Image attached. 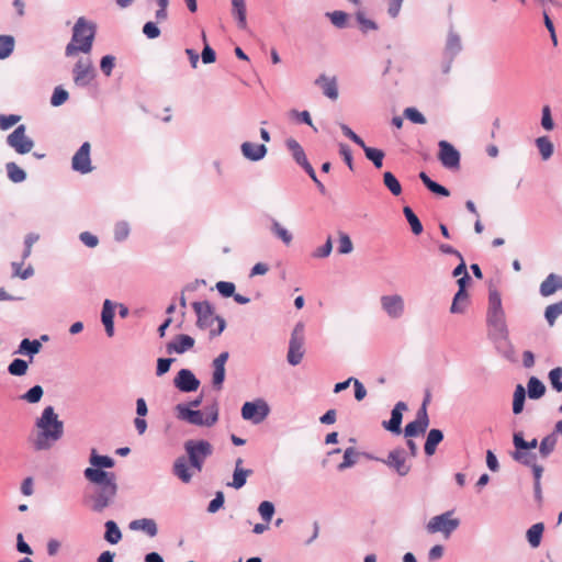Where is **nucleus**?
I'll use <instances>...</instances> for the list:
<instances>
[{
  "instance_id": "obj_10",
  "label": "nucleus",
  "mask_w": 562,
  "mask_h": 562,
  "mask_svg": "<svg viewBox=\"0 0 562 562\" xmlns=\"http://www.w3.org/2000/svg\"><path fill=\"white\" fill-rule=\"evenodd\" d=\"M304 325L297 323L291 334L288 350V362L291 366H297L301 363L304 356Z\"/></svg>"
},
{
  "instance_id": "obj_43",
  "label": "nucleus",
  "mask_w": 562,
  "mask_h": 562,
  "mask_svg": "<svg viewBox=\"0 0 562 562\" xmlns=\"http://www.w3.org/2000/svg\"><path fill=\"white\" fill-rule=\"evenodd\" d=\"M525 401L526 390L521 384H518L515 389L513 398V413L515 415H518L524 411Z\"/></svg>"
},
{
  "instance_id": "obj_42",
  "label": "nucleus",
  "mask_w": 562,
  "mask_h": 562,
  "mask_svg": "<svg viewBox=\"0 0 562 562\" xmlns=\"http://www.w3.org/2000/svg\"><path fill=\"white\" fill-rule=\"evenodd\" d=\"M5 169L8 178L14 183L23 182L26 179V172L13 161L7 162Z\"/></svg>"
},
{
  "instance_id": "obj_64",
  "label": "nucleus",
  "mask_w": 562,
  "mask_h": 562,
  "mask_svg": "<svg viewBox=\"0 0 562 562\" xmlns=\"http://www.w3.org/2000/svg\"><path fill=\"white\" fill-rule=\"evenodd\" d=\"M356 18L363 33H367L368 31H374L378 29V24L374 21L367 19L363 13L358 12Z\"/></svg>"
},
{
  "instance_id": "obj_26",
  "label": "nucleus",
  "mask_w": 562,
  "mask_h": 562,
  "mask_svg": "<svg viewBox=\"0 0 562 562\" xmlns=\"http://www.w3.org/2000/svg\"><path fill=\"white\" fill-rule=\"evenodd\" d=\"M462 50L461 37L458 33L450 30L447 36L445 55L446 57H450V61L454 59V57Z\"/></svg>"
},
{
  "instance_id": "obj_59",
  "label": "nucleus",
  "mask_w": 562,
  "mask_h": 562,
  "mask_svg": "<svg viewBox=\"0 0 562 562\" xmlns=\"http://www.w3.org/2000/svg\"><path fill=\"white\" fill-rule=\"evenodd\" d=\"M215 288L223 297L233 296L236 289L235 284L228 281H218Z\"/></svg>"
},
{
  "instance_id": "obj_50",
  "label": "nucleus",
  "mask_w": 562,
  "mask_h": 562,
  "mask_svg": "<svg viewBox=\"0 0 562 562\" xmlns=\"http://www.w3.org/2000/svg\"><path fill=\"white\" fill-rule=\"evenodd\" d=\"M29 364L21 358L13 359L8 366V372L14 376H22L27 372Z\"/></svg>"
},
{
  "instance_id": "obj_30",
  "label": "nucleus",
  "mask_w": 562,
  "mask_h": 562,
  "mask_svg": "<svg viewBox=\"0 0 562 562\" xmlns=\"http://www.w3.org/2000/svg\"><path fill=\"white\" fill-rule=\"evenodd\" d=\"M172 473L181 480L183 483H189L192 480V473L189 470L187 460L184 457H179L175 460L172 467Z\"/></svg>"
},
{
  "instance_id": "obj_12",
  "label": "nucleus",
  "mask_w": 562,
  "mask_h": 562,
  "mask_svg": "<svg viewBox=\"0 0 562 562\" xmlns=\"http://www.w3.org/2000/svg\"><path fill=\"white\" fill-rule=\"evenodd\" d=\"M270 413L269 405L263 400L245 402L241 406V417L251 420L254 424L261 423Z\"/></svg>"
},
{
  "instance_id": "obj_58",
  "label": "nucleus",
  "mask_w": 562,
  "mask_h": 562,
  "mask_svg": "<svg viewBox=\"0 0 562 562\" xmlns=\"http://www.w3.org/2000/svg\"><path fill=\"white\" fill-rule=\"evenodd\" d=\"M68 92L63 87H56L50 98V104L53 106H60L68 100Z\"/></svg>"
},
{
  "instance_id": "obj_37",
  "label": "nucleus",
  "mask_w": 562,
  "mask_h": 562,
  "mask_svg": "<svg viewBox=\"0 0 562 562\" xmlns=\"http://www.w3.org/2000/svg\"><path fill=\"white\" fill-rule=\"evenodd\" d=\"M536 146L543 160H548L553 155L554 146L548 136H540L536 138Z\"/></svg>"
},
{
  "instance_id": "obj_11",
  "label": "nucleus",
  "mask_w": 562,
  "mask_h": 562,
  "mask_svg": "<svg viewBox=\"0 0 562 562\" xmlns=\"http://www.w3.org/2000/svg\"><path fill=\"white\" fill-rule=\"evenodd\" d=\"M7 145L19 155H25L32 151L34 140L26 136V126L21 124L7 136Z\"/></svg>"
},
{
  "instance_id": "obj_54",
  "label": "nucleus",
  "mask_w": 562,
  "mask_h": 562,
  "mask_svg": "<svg viewBox=\"0 0 562 562\" xmlns=\"http://www.w3.org/2000/svg\"><path fill=\"white\" fill-rule=\"evenodd\" d=\"M548 379L551 387L558 393H562V368L557 367L550 370Z\"/></svg>"
},
{
  "instance_id": "obj_9",
  "label": "nucleus",
  "mask_w": 562,
  "mask_h": 562,
  "mask_svg": "<svg viewBox=\"0 0 562 562\" xmlns=\"http://www.w3.org/2000/svg\"><path fill=\"white\" fill-rule=\"evenodd\" d=\"M382 463L401 477L406 476L412 470V464L408 462V453L403 447H396L389 451Z\"/></svg>"
},
{
  "instance_id": "obj_4",
  "label": "nucleus",
  "mask_w": 562,
  "mask_h": 562,
  "mask_svg": "<svg viewBox=\"0 0 562 562\" xmlns=\"http://www.w3.org/2000/svg\"><path fill=\"white\" fill-rule=\"evenodd\" d=\"M486 324L488 327V337L495 344L496 349L502 350V345H505L507 350H504L503 357L507 360H513L514 347L508 339L505 312H487Z\"/></svg>"
},
{
  "instance_id": "obj_6",
  "label": "nucleus",
  "mask_w": 562,
  "mask_h": 562,
  "mask_svg": "<svg viewBox=\"0 0 562 562\" xmlns=\"http://www.w3.org/2000/svg\"><path fill=\"white\" fill-rule=\"evenodd\" d=\"M191 467L202 471L205 459L212 456L213 447L207 440H187L183 445Z\"/></svg>"
},
{
  "instance_id": "obj_18",
  "label": "nucleus",
  "mask_w": 562,
  "mask_h": 562,
  "mask_svg": "<svg viewBox=\"0 0 562 562\" xmlns=\"http://www.w3.org/2000/svg\"><path fill=\"white\" fill-rule=\"evenodd\" d=\"M408 406L405 402H397L391 412V418L382 422V427L394 434L400 435L402 432V420L403 413L407 411Z\"/></svg>"
},
{
  "instance_id": "obj_17",
  "label": "nucleus",
  "mask_w": 562,
  "mask_h": 562,
  "mask_svg": "<svg viewBox=\"0 0 562 562\" xmlns=\"http://www.w3.org/2000/svg\"><path fill=\"white\" fill-rule=\"evenodd\" d=\"M90 143L85 142L80 148L75 153L71 167L75 171L80 172L82 175L89 173L92 171L91 159H90Z\"/></svg>"
},
{
  "instance_id": "obj_13",
  "label": "nucleus",
  "mask_w": 562,
  "mask_h": 562,
  "mask_svg": "<svg viewBox=\"0 0 562 562\" xmlns=\"http://www.w3.org/2000/svg\"><path fill=\"white\" fill-rule=\"evenodd\" d=\"M74 82L78 87L88 86L95 77V69L90 58H80L72 69Z\"/></svg>"
},
{
  "instance_id": "obj_16",
  "label": "nucleus",
  "mask_w": 562,
  "mask_h": 562,
  "mask_svg": "<svg viewBox=\"0 0 562 562\" xmlns=\"http://www.w3.org/2000/svg\"><path fill=\"white\" fill-rule=\"evenodd\" d=\"M200 380L190 369H181L173 379V385L180 392L191 393L200 387Z\"/></svg>"
},
{
  "instance_id": "obj_57",
  "label": "nucleus",
  "mask_w": 562,
  "mask_h": 562,
  "mask_svg": "<svg viewBox=\"0 0 562 562\" xmlns=\"http://www.w3.org/2000/svg\"><path fill=\"white\" fill-rule=\"evenodd\" d=\"M258 512H259L261 518L266 522H269L274 515L276 508H274L273 503H271L269 501H263L260 503V505L258 507Z\"/></svg>"
},
{
  "instance_id": "obj_40",
  "label": "nucleus",
  "mask_w": 562,
  "mask_h": 562,
  "mask_svg": "<svg viewBox=\"0 0 562 562\" xmlns=\"http://www.w3.org/2000/svg\"><path fill=\"white\" fill-rule=\"evenodd\" d=\"M404 216L408 222L413 234L420 235L423 233V224L414 213V211L409 206H404L403 209Z\"/></svg>"
},
{
  "instance_id": "obj_29",
  "label": "nucleus",
  "mask_w": 562,
  "mask_h": 562,
  "mask_svg": "<svg viewBox=\"0 0 562 562\" xmlns=\"http://www.w3.org/2000/svg\"><path fill=\"white\" fill-rule=\"evenodd\" d=\"M443 440V432L440 429L432 428L428 431L426 442L424 445L425 454L431 457L435 454L437 446Z\"/></svg>"
},
{
  "instance_id": "obj_41",
  "label": "nucleus",
  "mask_w": 562,
  "mask_h": 562,
  "mask_svg": "<svg viewBox=\"0 0 562 562\" xmlns=\"http://www.w3.org/2000/svg\"><path fill=\"white\" fill-rule=\"evenodd\" d=\"M252 473L251 470L243 469V468H235L233 473V481L228 483V486H232L236 490L241 488L246 482L247 477Z\"/></svg>"
},
{
  "instance_id": "obj_38",
  "label": "nucleus",
  "mask_w": 562,
  "mask_h": 562,
  "mask_svg": "<svg viewBox=\"0 0 562 562\" xmlns=\"http://www.w3.org/2000/svg\"><path fill=\"white\" fill-rule=\"evenodd\" d=\"M512 458L526 467H532L537 463V454L529 450L515 449V451L512 452Z\"/></svg>"
},
{
  "instance_id": "obj_8",
  "label": "nucleus",
  "mask_w": 562,
  "mask_h": 562,
  "mask_svg": "<svg viewBox=\"0 0 562 562\" xmlns=\"http://www.w3.org/2000/svg\"><path fill=\"white\" fill-rule=\"evenodd\" d=\"M459 526L460 519L453 517V510H448L432 517L426 525V529L429 533L441 532L445 538H449Z\"/></svg>"
},
{
  "instance_id": "obj_23",
  "label": "nucleus",
  "mask_w": 562,
  "mask_h": 562,
  "mask_svg": "<svg viewBox=\"0 0 562 562\" xmlns=\"http://www.w3.org/2000/svg\"><path fill=\"white\" fill-rule=\"evenodd\" d=\"M562 290V276L550 273L540 284L539 292L543 297Z\"/></svg>"
},
{
  "instance_id": "obj_56",
  "label": "nucleus",
  "mask_w": 562,
  "mask_h": 562,
  "mask_svg": "<svg viewBox=\"0 0 562 562\" xmlns=\"http://www.w3.org/2000/svg\"><path fill=\"white\" fill-rule=\"evenodd\" d=\"M469 300V294L465 292L464 296L458 297V292L453 296V301L450 307L452 314H462L465 311V305Z\"/></svg>"
},
{
  "instance_id": "obj_34",
  "label": "nucleus",
  "mask_w": 562,
  "mask_h": 562,
  "mask_svg": "<svg viewBox=\"0 0 562 562\" xmlns=\"http://www.w3.org/2000/svg\"><path fill=\"white\" fill-rule=\"evenodd\" d=\"M104 540L111 544H116L122 540V532L114 520H108L104 524Z\"/></svg>"
},
{
  "instance_id": "obj_14",
  "label": "nucleus",
  "mask_w": 562,
  "mask_h": 562,
  "mask_svg": "<svg viewBox=\"0 0 562 562\" xmlns=\"http://www.w3.org/2000/svg\"><path fill=\"white\" fill-rule=\"evenodd\" d=\"M382 311L392 319H398L404 315L405 303L400 294L382 295L380 297Z\"/></svg>"
},
{
  "instance_id": "obj_48",
  "label": "nucleus",
  "mask_w": 562,
  "mask_h": 562,
  "mask_svg": "<svg viewBox=\"0 0 562 562\" xmlns=\"http://www.w3.org/2000/svg\"><path fill=\"white\" fill-rule=\"evenodd\" d=\"M271 233L276 237L281 239L285 245H290L293 239L292 234L286 228H284L277 220H272Z\"/></svg>"
},
{
  "instance_id": "obj_32",
  "label": "nucleus",
  "mask_w": 562,
  "mask_h": 562,
  "mask_svg": "<svg viewBox=\"0 0 562 562\" xmlns=\"http://www.w3.org/2000/svg\"><path fill=\"white\" fill-rule=\"evenodd\" d=\"M419 179L425 184V187L432 193L440 195V196H449L450 192L449 190L441 186L440 183L434 181L428 177V175L424 171L419 173Z\"/></svg>"
},
{
  "instance_id": "obj_5",
  "label": "nucleus",
  "mask_w": 562,
  "mask_h": 562,
  "mask_svg": "<svg viewBox=\"0 0 562 562\" xmlns=\"http://www.w3.org/2000/svg\"><path fill=\"white\" fill-rule=\"evenodd\" d=\"M177 418L194 426L212 427L218 420V406L216 403L207 407L206 416L199 409L190 408V405L183 403L177 404L175 407Z\"/></svg>"
},
{
  "instance_id": "obj_46",
  "label": "nucleus",
  "mask_w": 562,
  "mask_h": 562,
  "mask_svg": "<svg viewBox=\"0 0 562 562\" xmlns=\"http://www.w3.org/2000/svg\"><path fill=\"white\" fill-rule=\"evenodd\" d=\"M562 315V300L546 307L544 318L549 326H553L557 318Z\"/></svg>"
},
{
  "instance_id": "obj_60",
  "label": "nucleus",
  "mask_w": 562,
  "mask_h": 562,
  "mask_svg": "<svg viewBox=\"0 0 562 562\" xmlns=\"http://www.w3.org/2000/svg\"><path fill=\"white\" fill-rule=\"evenodd\" d=\"M404 115L407 120H409L411 122H413L415 124H425L426 123V117L424 116V114L420 113L415 108H406L404 110Z\"/></svg>"
},
{
  "instance_id": "obj_7",
  "label": "nucleus",
  "mask_w": 562,
  "mask_h": 562,
  "mask_svg": "<svg viewBox=\"0 0 562 562\" xmlns=\"http://www.w3.org/2000/svg\"><path fill=\"white\" fill-rule=\"evenodd\" d=\"M89 462L91 467L83 470L85 477L106 479L116 477L114 472H109L105 469H111L115 465V460L109 456H101L95 449H91Z\"/></svg>"
},
{
  "instance_id": "obj_47",
  "label": "nucleus",
  "mask_w": 562,
  "mask_h": 562,
  "mask_svg": "<svg viewBox=\"0 0 562 562\" xmlns=\"http://www.w3.org/2000/svg\"><path fill=\"white\" fill-rule=\"evenodd\" d=\"M383 183L393 195L398 196L402 193V186L391 171L383 173Z\"/></svg>"
},
{
  "instance_id": "obj_36",
  "label": "nucleus",
  "mask_w": 562,
  "mask_h": 562,
  "mask_svg": "<svg viewBox=\"0 0 562 562\" xmlns=\"http://www.w3.org/2000/svg\"><path fill=\"white\" fill-rule=\"evenodd\" d=\"M544 525L537 522L532 525L526 533L527 540L532 548H538L541 543Z\"/></svg>"
},
{
  "instance_id": "obj_22",
  "label": "nucleus",
  "mask_w": 562,
  "mask_h": 562,
  "mask_svg": "<svg viewBox=\"0 0 562 562\" xmlns=\"http://www.w3.org/2000/svg\"><path fill=\"white\" fill-rule=\"evenodd\" d=\"M315 85L318 86L324 95L331 100H336L338 98V86L337 80L335 77H327L326 75H319L316 80Z\"/></svg>"
},
{
  "instance_id": "obj_31",
  "label": "nucleus",
  "mask_w": 562,
  "mask_h": 562,
  "mask_svg": "<svg viewBox=\"0 0 562 562\" xmlns=\"http://www.w3.org/2000/svg\"><path fill=\"white\" fill-rule=\"evenodd\" d=\"M558 442V435L555 434L554 429L552 432L542 438V440L539 443V453L541 458L546 459L548 458L555 449Z\"/></svg>"
},
{
  "instance_id": "obj_53",
  "label": "nucleus",
  "mask_w": 562,
  "mask_h": 562,
  "mask_svg": "<svg viewBox=\"0 0 562 562\" xmlns=\"http://www.w3.org/2000/svg\"><path fill=\"white\" fill-rule=\"evenodd\" d=\"M504 311L502 305V297L499 292L496 289H491L488 291V307L487 312H502Z\"/></svg>"
},
{
  "instance_id": "obj_44",
  "label": "nucleus",
  "mask_w": 562,
  "mask_h": 562,
  "mask_svg": "<svg viewBox=\"0 0 562 562\" xmlns=\"http://www.w3.org/2000/svg\"><path fill=\"white\" fill-rule=\"evenodd\" d=\"M359 454L360 453L353 447L347 448L344 451V460H342V462L339 463L338 467H337L338 471H344L346 469H349V468L353 467L357 463V461H358Z\"/></svg>"
},
{
  "instance_id": "obj_45",
  "label": "nucleus",
  "mask_w": 562,
  "mask_h": 562,
  "mask_svg": "<svg viewBox=\"0 0 562 562\" xmlns=\"http://www.w3.org/2000/svg\"><path fill=\"white\" fill-rule=\"evenodd\" d=\"M213 373H212V385L216 391H221L223 389V383L225 381V367L223 364H218L212 362Z\"/></svg>"
},
{
  "instance_id": "obj_35",
  "label": "nucleus",
  "mask_w": 562,
  "mask_h": 562,
  "mask_svg": "<svg viewBox=\"0 0 562 562\" xmlns=\"http://www.w3.org/2000/svg\"><path fill=\"white\" fill-rule=\"evenodd\" d=\"M285 146L291 151L293 159L299 166L307 160L303 147L296 139L288 138L285 140Z\"/></svg>"
},
{
  "instance_id": "obj_1",
  "label": "nucleus",
  "mask_w": 562,
  "mask_h": 562,
  "mask_svg": "<svg viewBox=\"0 0 562 562\" xmlns=\"http://www.w3.org/2000/svg\"><path fill=\"white\" fill-rule=\"evenodd\" d=\"M93 484L90 492L85 493L83 502L93 513H102L105 508L112 506L119 492L116 477L95 479L85 477Z\"/></svg>"
},
{
  "instance_id": "obj_21",
  "label": "nucleus",
  "mask_w": 562,
  "mask_h": 562,
  "mask_svg": "<svg viewBox=\"0 0 562 562\" xmlns=\"http://www.w3.org/2000/svg\"><path fill=\"white\" fill-rule=\"evenodd\" d=\"M240 151L246 159L250 161H259L266 157L268 148L265 144L244 142L240 145Z\"/></svg>"
},
{
  "instance_id": "obj_62",
  "label": "nucleus",
  "mask_w": 562,
  "mask_h": 562,
  "mask_svg": "<svg viewBox=\"0 0 562 562\" xmlns=\"http://www.w3.org/2000/svg\"><path fill=\"white\" fill-rule=\"evenodd\" d=\"M115 66V57L113 55H105L100 60V69L106 76H111Z\"/></svg>"
},
{
  "instance_id": "obj_27",
  "label": "nucleus",
  "mask_w": 562,
  "mask_h": 562,
  "mask_svg": "<svg viewBox=\"0 0 562 562\" xmlns=\"http://www.w3.org/2000/svg\"><path fill=\"white\" fill-rule=\"evenodd\" d=\"M41 349H42L41 340H37V339L31 340L29 338H24L21 340V342L14 353L26 356L32 361L34 356L37 355L41 351Z\"/></svg>"
},
{
  "instance_id": "obj_25",
  "label": "nucleus",
  "mask_w": 562,
  "mask_h": 562,
  "mask_svg": "<svg viewBox=\"0 0 562 562\" xmlns=\"http://www.w3.org/2000/svg\"><path fill=\"white\" fill-rule=\"evenodd\" d=\"M114 305L111 300L106 299L103 302L101 321L104 325L105 333L109 337L114 335Z\"/></svg>"
},
{
  "instance_id": "obj_15",
  "label": "nucleus",
  "mask_w": 562,
  "mask_h": 562,
  "mask_svg": "<svg viewBox=\"0 0 562 562\" xmlns=\"http://www.w3.org/2000/svg\"><path fill=\"white\" fill-rule=\"evenodd\" d=\"M438 158L442 166L447 169H458L460 167V153L447 140L438 143Z\"/></svg>"
},
{
  "instance_id": "obj_19",
  "label": "nucleus",
  "mask_w": 562,
  "mask_h": 562,
  "mask_svg": "<svg viewBox=\"0 0 562 562\" xmlns=\"http://www.w3.org/2000/svg\"><path fill=\"white\" fill-rule=\"evenodd\" d=\"M192 307L196 314V325L206 328L214 322V307L209 301L194 302Z\"/></svg>"
},
{
  "instance_id": "obj_39",
  "label": "nucleus",
  "mask_w": 562,
  "mask_h": 562,
  "mask_svg": "<svg viewBox=\"0 0 562 562\" xmlns=\"http://www.w3.org/2000/svg\"><path fill=\"white\" fill-rule=\"evenodd\" d=\"M364 151L367 159H369L373 166L380 169L383 166L384 151L379 148L369 147L364 144V147H361Z\"/></svg>"
},
{
  "instance_id": "obj_55",
  "label": "nucleus",
  "mask_w": 562,
  "mask_h": 562,
  "mask_svg": "<svg viewBox=\"0 0 562 562\" xmlns=\"http://www.w3.org/2000/svg\"><path fill=\"white\" fill-rule=\"evenodd\" d=\"M326 16L337 29H345L348 22V14L344 11L327 12Z\"/></svg>"
},
{
  "instance_id": "obj_2",
  "label": "nucleus",
  "mask_w": 562,
  "mask_h": 562,
  "mask_svg": "<svg viewBox=\"0 0 562 562\" xmlns=\"http://www.w3.org/2000/svg\"><path fill=\"white\" fill-rule=\"evenodd\" d=\"M35 426L40 429L34 440V449L37 451L48 450L64 435V423L58 418L53 406L43 409Z\"/></svg>"
},
{
  "instance_id": "obj_61",
  "label": "nucleus",
  "mask_w": 562,
  "mask_h": 562,
  "mask_svg": "<svg viewBox=\"0 0 562 562\" xmlns=\"http://www.w3.org/2000/svg\"><path fill=\"white\" fill-rule=\"evenodd\" d=\"M352 249L353 245L350 237L346 233H340L338 252L341 255H348L352 251Z\"/></svg>"
},
{
  "instance_id": "obj_28",
  "label": "nucleus",
  "mask_w": 562,
  "mask_h": 562,
  "mask_svg": "<svg viewBox=\"0 0 562 562\" xmlns=\"http://www.w3.org/2000/svg\"><path fill=\"white\" fill-rule=\"evenodd\" d=\"M246 12L247 11L245 0H232V15L236 20L237 27L239 30L247 29Z\"/></svg>"
},
{
  "instance_id": "obj_52",
  "label": "nucleus",
  "mask_w": 562,
  "mask_h": 562,
  "mask_svg": "<svg viewBox=\"0 0 562 562\" xmlns=\"http://www.w3.org/2000/svg\"><path fill=\"white\" fill-rule=\"evenodd\" d=\"M44 390L41 385H34L31 389H29L24 394L21 395V400L30 403L35 404L41 401L43 397Z\"/></svg>"
},
{
  "instance_id": "obj_3",
  "label": "nucleus",
  "mask_w": 562,
  "mask_h": 562,
  "mask_svg": "<svg viewBox=\"0 0 562 562\" xmlns=\"http://www.w3.org/2000/svg\"><path fill=\"white\" fill-rule=\"evenodd\" d=\"M94 36L95 25L88 22L83 16L79 18L74 25L71 41L66 46V56H74L78 52L90 53Z\"/></svg>"
},
{
  "instance_id": "obj_51",
  "label": "nucleus",
  "mask_w": 562,
  "mask_h": 562,
  "mask_svg": "<svg viewBox=\"0 0 562 562\" xmlns=\"http://www.w3.org/2000/svg\"><path fill=\"white\" fill-rule=\"evenodd\" d=\"M513 443L515 449L519 450H531L538 446V440L533 438L530 441L524 439L522 432H515L513 436Z\"/></svg>"
},
{
  "instance_id": "obj_33",
  "label": "nucleus",
  "mask_w": 562,
  "mask_h": 562,
  "mask_svg": "<svg viewBox=\"0 0 562 562\" xmlns=\"http://www.w3.org/2000/svg\"><path fill=\"white\" fill-rule=\"evenodd\" d=\"M527 393L529 398L539 400L544 395L546 386L541 380L536 376H531L527 383Z\"/></svg>"
},
{
  "instance_id": "obj_63",
  "label": "nucleus",
  "mask_w": 562,
  "mask_h": 562,
  "mask_svg": "<svg viewBox=\"0 0 562 562\" xmlns=\"http://www.w3.org/2000/svg\"><path fill=\"white\" fill-rule=\"evenodd\" d=\"M130 234V226L126 222H119L114 227V239L116 241H123Z\"/></svg>"
},
{
  "instance_id": "obj_24",
  "label": "nucleus",
  "mask_w": 562,
  "mask_h": 562,
  "mask_svg": "<svg viewBox=\"0 0 562 562\" xmlns=\"http://www.w3.org/2000/svg\"><path fill=\"white\" fill-rule=\"evenodd\" d=\"M128 528L133 531H144L148 537H156L158 533V527L153 518H140L132 520Z\"/></svg>"
},
{
  "instance_id": "obj_49",
  "label": "nucleus",
  "mask_w": 562,
  "mask_h": 562,
  "mask_svg": "<svg viewBox=\"0 0 562 562\" xmlns=\"http://www.w3.org/2000/svg\"><path fill=\"white\" fill-rule=\"evenodd\" d=\"M14 37L11 35H0V59L8 58L14 49Z\"/></svg>"
},
{
  "instance_id": "obj_20",
  "label": "nucleus",
  "mask_w": 562,
  "mask_h": 562,
  "mask_svg": "<svg viewBox=\"0 0 562 562\" xmlns=\"http://www.w3.org/2000/svg\"><path fill=\"white\" fill-rule=\"evenodd\" d=\"M194 339L186 334H180L175 339L166 345V351L169 355L172 353H184L194 346Z\"/></svg>"
}]
</instances>
